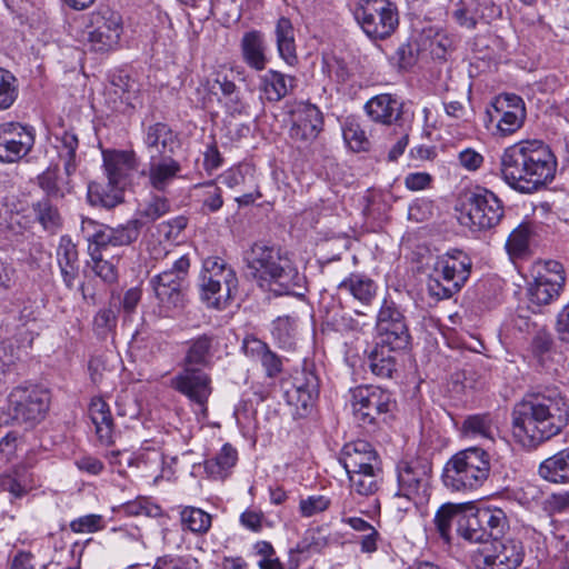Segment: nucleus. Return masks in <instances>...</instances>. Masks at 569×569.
Instances as JSON below:
<instances>
[{
    "label": "nucleus",
    "mask_w": 569,
    "mask_h": 569,
    "mask_svg": "<svg viewBox=\"0 0 569 569\" xmlns=\"http://www.w3.org/2000/svg\"><path fill=\"white\" fill-rule=\"evenodd\" d=\"M569 405L557 389L527 393L511 411L513 438L526 448L558 436L568 425Z\"/></svg>",
    "instance_id": "obj_1"
},
{
    "label": "nucleus",
    "mask_w": 569,
    "mask_h": 569,
    "mask_svg": "<svg viewBox=\"0 0 569 569\" xmlns=\"http://www.w3.org/2000/svg\"><path fill=\"white\" fill-rule=\"evenodd\" d=\"M557 161L540 140L519 141L506 148L500 157L502 179L521 193H532L553 178Z\"/></svg>",
    "instance_id": "obj_2"
},
{
    "label": "nucleus",
    "mask_w": 569,
    "mask_h": 569,
    "mask_svg": "<svg viewBox=\"0 0 569 569\" xmlns=\"http://www.w3.org/2000/svg\"><path fill=\"white\" fill-rule=\"evenodd\" d=\"M249 274L276 296L293 295L302 277L291 260L276 246L254 243L244 257Z\"/></svg>",
    "instance_id": "obj_3"
},
{
    "label": "nucleus",
    "mask_w": 569,
    "mask_h": 569,
    "mask_svg": "<svg viewBox=\"0 0 569 569\" xmlns=\"http://www.w3.org/2000/svg\"><path fill=\"white\" fill-rule=\"evenodd\" d=\"M490 473V456L479 447L455 453L442 470L443 486L453 492L469 493L478 490Z\"/></svg>",
    "instance_id": "obj_4"
},
{
    "label": "nucleus",
    "mask_w": 569,
    "mask_h": 569,
    "mask_svg": "<svg viewBox=\"0 0 569 569\" xmlns=\"http://www.w3.org/2000/svg\"><path fill=\"white\" fill-rule=\"evenodd\" d=\"M200 288L208 306L223 309L238 290V278L223 259L208 257L203 260Z\"/></svg>",
    "instance_id": "obj_5"
},
{
    "label": "nucleus",
    "mask_w": 569,
    "mask_h": 569,
    "mask_svg": "<svg viewBox=\"0 0 569 569\" xmlns=\"http://www.w3.org/2000/svg\"><path fill=\"white\" fill-rule=\"evenodd\" d=\"M353 17L372 40L390 37L399 24L397 6L390 0H358Z\"/></svg>",
    "instance_id": "obj_6"
},
{
    "label": "nucleus",
    "mask_w": 569,
    "mask_h": 569,
    "mask_svg": "<svg viewBox=\"0 0 569 569\" xmlns=\"http://www.w3.org/2000/svg\"><path fill=\"white\" fill-rule=\"evenodd\" d=\"M59 144H57L58 156L63 161V169L67 179L59 177L58 168H50L39 176V186L47 196L56 199L63 198L71 192L69 177L77 169V149L79 140L73 131L64 130L61 136H57Z\"/></svg>",
    "instance_id": "obj_7"
},
{
    "label": "nucleus",
    "mask_w": 569,
    "mask_h": 569,
    "mask_svg": "<svg viewBox=\"0 0 569 569\" xmlns=\"http://www.w3.org/2000/svg\"><path fill=\"white\" fill-rule=\"evenodd\" d=\"M189 267V258L182 256L174 261L171 269L150 279V287L161 312L168 313L183 306V287Z\"/></svg>",
    "instance_id": "obj_8"
},
{
    "label": "nucleus",
    "mask_w": 569,
    "mask_h": 569,
    "mask_svg": "<svg viewBox=\"0 0 569 569\" xmlns=\"http://www.w3.org/2000/svg\"><path fill=\"white\" fill-rule=\"evenodd\" d=\"M87 40L97 52H107L118 47L123 31L122 18L109 6H99L89 13L86 24Z\"/></svg>",
    "instance_id": "obj_9"
},
{
    "label": "nucleus",
    "mask_w": 569,
    "mask_h": 569,
    "mask_svg": "<svg viewBox=\"0 0 569 569\" xmlns=\"http://www.w3.org/2000/svg\"><path fill=\"white\" fill-rule=\"evenodd\" d=\"M566 273L563 266L556 260H547L537 267L533 281L528 284L527 296L530 308L539 312L543 306L557 300L563 290Z\"/></svg>",
    "instance_id": "obj_10"
},
{
    "label": "nucleus",
    "mask_w": 569,
    "mask_h": 569,
    "mask_svg": "<svg viewBox=\"0 0 569 569\" xmlns=\"http://www.w3.org/2000/svg\"><path fill=\"white\" fill-rule=\"evenodd\" d=\"M139 220H130L124 224L110 227L90 218H82L80 228L89 244L106 252L110 248L126 247L134 242L139 237Z\"/></svg>",
    "instance_id": "obj_11"
},
{
    "label": "nucleus",
    "mask_w": 569,
    "mask_h": 569,
    "mask_svg": "<svg viewBox=\"0 0 569 569\" xmlns=\"http://www.w3.org/2000/svg\"><path fill=\"white\" fill-rule=\"evenodd\" d=\"M398 496L425 502L430 496L431 465L420 458L403 459L396 466Z\"/></svg>",
    "instance_id": "obj_12"
},
{
    "label": "nucleus",
    "mask_w": 569,
    "mask_h": 569,
    "mask_svg": "<svg viewBox=\"0 0 569 569\" xmlns=\"http://www.w3.org/2000/svg\"><path fill=\"white\" fill-rule=\"evenodd\" d=\"M350 405L356 420L362 425H373L395 407L391 393L376 386H358L350 390Z\"/></svg>",
    "instance_id": "obj_13"
},
{
    "label": "nucleus",
    "mask_w": 569,
    "mask_h": 569,
    "mask_svg": "<svg viewBox=\"0 0 569 569\" xmlns=\"http://www.w3.org/2000/svg\"><path fill=\"white\" fill-rule=\"evenodd\" d=\"M466 219L468 224L476 230H489L495 228L503 217L501 200L490 190L477 188L466 197Z\"/></svg>",
    "instance_id": "obj_14"
},
{
    "label": "nucleus",
    "mask_w": 569,
    "mask_h": 569,
    "mask_svg": "<svg viewBox=\"0 0 569 569\" xmlns=\"http://www.w3.org/2000/svg\"><path fill=\"white\" fill-rule=\"evenodd\" d=\"M376 329V345L398 352L408 348L411 336L403 315L392 301H383L377 316Z\"/></svg>",
    "instance_id": "obj_15"
},
{
    "label": "nucleus",
    "mask_w": 569,
    "mask_h": 569,
    "mask_svg": "<svg viewBox=\"0 0 569 569\" xmlns=\"http://www.w3.org/2000/svg\"><path fill=\"white\" fill-rule=\"evenodd\" d=\"M9 410L16 420L38 422L49 409V392L39 387H17L9 397Z\"/></svg>",
    "instance_id": "obj_16"
},
{
    "label": "nucleus",
    "mask_w": 569,
    "mask_h": 569,
    "mask_svg": "<svg viewBox=\"0 0 569 569\" xmlns=\"http://www.w3.org/2000/svg\"><path fill=\"white\" fill-rule=\"evenodd\" d=\"M170 387L196 405L202 413L207 412V403L212 393L211 378L208 373L186 367L170 380Z\"/></svg>",
    "instance_id": "obj_17"
},
{
    "label": "nucleus",
    "mask_w": 569,
    "mask_h": 569,
    "mask_svg": "<svg viewBox=\"0 0 569 569\" xmlns=\"http://www.w3.org/2000/svg\"><path fill=\"white\" fill-rule=\"evenodd\" d=\"M479 552L482 569H517L525 556L522 543L512 538L491 539Z\"/></svg>",
    "instance_id": "obj_18"
},
{
    "label": "nucleus",
    "mask_w": 569,
    "mask_h": 569,
    "mask_svg": "<svg viewBox=\"0 0 569 569\" xmlns=\"http://www.w3.org/2000/svg\"><path fill=\"white\" fill-rule=\"evenodd\" d=\"M34 144L33 129L19 122L0 126V161L17 162L26 157Z\"/></svg>",
    "instance_id": "obj_19"
},
{
    "label": "nucleus",
    "mask_w": 569,
    "mask_h": 569,
    "mask_svg": "<svg viewBox=\"0 0 569 569\" xmlns=\"http://www.w3.org/2000/svg\"><path fill=\"white\" fill-rule=\"evenodd\" d=\"M471 271V260L461 250L453 249L437 259L432 273L438 278H447V291L460 290L468 280Z\"/></svg>",
    "instance_id": "obj_20"
},
{
    "label": "nucleus",
    "mask_w": 569,
    "mask_h": 569,
    "mask_svg": "<svg viewBox=\"0 0 569 569\" xmlns=\"http://www.w3.org/2000/svg\"><path fill=\"white\" fill-rule=\"evenodd\" d=\"M323 117L319 108L308 102L299 103L292 111L290 137L295 141L308 144L321 132Z\"/></svg>",
    "instance_id": "obj_21"
},
{
    "label": "nucleus",
    "mask_w": 569,
    "mask_h": 569,
    "mask_svg": "<svg viewBox=\"0 0 569 569\" xmlns=\"http://www.w3.org/2000/svg\"><path fill=\"white\" fill-rule=\"evenodd\" d=\"M493 110L498 118L497 128L502 136H509L519 130L526 119L523 100L513 93H505L496 98ZM495 114H491L493 118Z\"/></svg>",
    "instance_id": "obj_22"
},
{
    "label": "nucleus",
    "mask_w": 569,
    "mask_h": 569,
    "mask_svg": "<svg viewBox=\"0 0 569 569\" xmlns=\"http://www.w3.org/2000/svg\"><path fill=\"white\" fill-rule=\"evenodd\" d=\"M340 462L347 473H355L363 469H372L381 466L378 452L366 440H356L346 443L341 450Z\"/></svg>",
    "instance_id": "obj_23"
},
{
    "label": "nucleus",
    "mask_w": 569,
    "mask_h": 569,
    "mask_svg": "<svg viewBox=\"0 0 569 569\" xmlns=\"http://www.w3.org/2000/svg\"><path fill=\"white\" fill-rule=\"evenodd\" d=\"M143 146L149 159L171 157L177 146V136L163 122H156L144 128Z\"/></svg>",
    "instance_id": "obj_24"
},
{
    "label": "nucleus",
    "mask_w": 569,
    "mask_h": 569,
    "mask_svg": "<svg viewBox=\"0 0 569 569\" xmlns=\"http://www.w3.org/2000/svg\"><path fill=\"white\" fill-rule=\"evenodd\" d=\"M184 345L183 368L191 367L201 370L213 365V357L219 347L213 335L203 333L188 340Z\"/></svg>",
    "instance_id": "obj_25"
},
{
    "label": "nucleus",
    "mask_w": 569,
    "mask_h": 569,
    "mask_svg": "<svg viewBox=\"0 0 569 569\" xmlns=\"http://www.w3.org/2000/svg\"><path fill=\"white\" fill-rule=\"evenodd\" d=\"M103 162L107 178L113 186L126 188L137 169V160L132 151H106Z\"/></svg>",
    "instance_id": "obj_26"
},
{
    "label": "nucleus",
    "mask_w": 569,
    "mask_h": 569,
    "mask_svg": "<svg viewBox=\"0 0 569 569\" xmlns=\"http://www.w3.org/2000/svg\"><path fill=\"white\" fill-rule=\"evenodd\" d=\"M290 401L307 408L319 395V378L313 371V365L303 363L301 371L292 377V389L287 391Z\"/></svg>",
    "instance_id": "obj_27"
},
{
    "label": "nucleus",
    "mask_w": 569,
    "mask_h": 569,
    "mask_svg": "<svg viewBox=\"0 0 569 569\" xmlns=\"http://www.w3.org/2000/svg\"><path fill=\"white\" fill-rule=\"evenodd\" d=\"M57 261L66 287L73 289L79 277L80 264L77 246L67 236L60 238Z\"/></svg>",
    "instance_id": "obj_28"
},
{
    "label": "nucleus",
    "mask_w": 569,
    "mask_h": 569,
    "mask_svg": "<svg viewBox=\"0 0 569 569\" xmlns=\"http://www.w3.org/2000/svg\"><path fill=\"white\" fill-rule=\"evenodd\" d=\"M180 171V163L172 157L149 159L147 171L149 184L157 191L163 192L179 176Z\"/></svg>",
    "instance_id": "obj_29"
},
{
    "label": "nucleus",
    "mask_w": 569,
    "mask_h": 569,
    "mask_svg": "<svg viewBox=\"0 0 569 569\" xmlns=\"http://www.w3.org/2000/svg\"><path fill=\"white\" fill-rule=\"evenodd\" d=\"M401 102L388 93L371 98L365 106L370 119L382 124H391L397 121L401 116Z\"/></svg>",
    "instance_id": "obj_30"
},
{
    "label": "nucleus",
    "mask_w": 569,
    "mask_h": 569,
    "mask_svg": "<svg viewBox=\"0 0 569 569\" xmlns=\"http://www.w3.org/2000/svg\"><path fill=\"white\" fill-rule=\"evenodd\" d=\"M243 61L252 69L261 71L267 64V44L261 31L251 30L242 36L240 42Z\"/></svg>",
    "instance_id": "obj_31"
},
{
    "label": "nucleus",
    "mask_w": 569,
    "mask_h": 569,
    "mask_svg": "<svg viewBox=\"0 0 569 569\" xmlns=\"http://www.w3.org/2000/svg\"><path fill=\"white\" fill-rule=\"evenodd\" d=\"M295 78L276 70H268L260 77L259 88L268 101L277 102L293 88Z\"/></svg>",
    "instance_id": "obj_32"
},
{
    "label": "nucleus",
    "mask_w": 569,
    "mask_h": 569,
    "mask_svg": "<svg viewBox=\"0 0 569 569\" xmlns=\"http://www.w3.org/2000/svg\"><path fill=\"white\" fill-rule=\"evenodd\" d=\"M338 290L351 295L362 305H370L376 297L377 286L367 276L351 273L338 284Z\"/></svg>",
    "instance_id": "obj_33"
},
{
    "label": "nucleus",
    "mask_w": 569,
    "mask_h": 569,
    "mask_svg": "<svg viewBox=\"0 0 569 569\" xmlns=\"http://www.w3.org/2000/svg\"><path fill=\"white\" fill-rule=\"evenodd\" d=\"M539 475L549 482L568 483L569 447L543 460L539 467Z\"/></svg>",
    "instance_id": "obj_34"
},
{
    "label": "nucleus",
    "mask_w": 569,
    "mask_h": 569,
    "mask_svg": "<svg viewBox=\"0 0 569 569\" xmlns=\"http://www.w3.org/2000/svg\"><path fill=\"white\" fill-rule=\"evenodd\" d=\"M276 43L278 53L288 64L292 66L297 62L295 29L290 19L281 17L277 20Z\"/></svg>",
    "instance_id": "obj_35"
},
{
    "label": "nucleus",
    "mask_w": 569,
    "mask_h": 569,
    "mask_svg": "<svg viewBox=\"0 0 569 569\" xmlns=\"http://www.w3.org/2000/svg\"><path fill=\"white\" fill-rule=\"evenodd\" d=\"M123 191L124 188L113 186L109 180L106 184L92 182L88 187V200L92 206L112 209L123 202Z\"/></svg>",
    "instance_id": "obj_36"
},
{
    "label": "nucleus",
    "mask_w": 569,
    "mask_h": 569,
    "mask_svg": "<svg viewBox=\"0 0 569 569\" xmlns=\"http://www.w3.org/2000/svg\"><path fill=\"white\" fill-rule=\"evenodd\" d=\"M89 416L96 426V432L103 443L112 440L113 421L109 406L101 398H93L89 406Z\"/></svg>",
    "instance_id": "obj_37"
},
{
    "label": "nucleus",
    "mask_w": 569,
    "mask_h": 569,
    "mask_svg": "<svg viewBox=\"0 0 569 569\" xmlns=\"http://www.w3.org/2000/svg\"><path fill=\"white\" fill-rule=\"evenodd\" d=\"M398 351L376 345L368 355V366L371 372L381 378H392L393 372L397 371V355Z\"/></svg>",
    "instance_id": "obj_38"
},
{
    "label": "nucleus",
    "mask_w": 569,
    "mask_h": 569,
    "mask_svg": "<svg viewBox=\"0 0 569 569\" xmlns=\"http://www.w3.org/2000/svg\"><path fill=\"white\" fill-rule=\"evenodd\" d=\"M349 486L352 492L360 496L375 495L382 482V467L359 470L355 473H347Z\"/></svg>",
    "instance_id": "obj_39"
},
{
    "label": "nucleus",
    "mask_w": 569,
    "mask_h": 569,
    "mask_svg": "<svg viewBox=\"0 0 569 569\" xmlns=\"http://www.w3.org/2000/svg\"><path fill=\"white\" fill-rule=\"evenodd\" d=\"M457 532L466 541L482 543L489 542L488 532L485 526L479 521L478 509L470 515H461L457 520Z\"/></svg>",
    "instance_id": "obj_40"
},
{
    "label": "nucleus",
    "mask_w": 569,
    "mask_h": 569,
    "mask_svg": "<svg viewBox=\"0 0 569 569\" xmlns=\"http://www.w3.org/2000/svg\"><path fill=\"white\" fill-rule=\"evenodd\" d=\"M237 459V450L230 443H224L219 453L204 462L206 472L211 478L223 479L236 465Z\"/></svg>",
    "instance_id": "obj_41"
},
{
    "label": "nucleus",
    "mask_w": 569,
    "mask_h": 569,
    "mask_svg": "<svg viewBox=\"0 0 569 569\" xmlns=\"http://www.w3.org/2000/svg\"><path fill=\"white\" fill-rule=\"evenodd\" d=\"M479 521L488 532V539H498L508 529L509 523L505 511L497 507L478 508Z\"/></svg>",
    "instance_id": "obj_42"
},
{
    "label": "nucleus",
    "mask_w": 569,
    "mask_h": 569,
    "mask_svg": "<svg viewBox=\"0 0 569 569\" xmlns=\"http://www.w3.org/2000/svg\"><path fill=\"white\" fill-rule=\"evenodd\" d=\"M461 430L465 436L471 438L493 440L495 437V425L490 413L468 416L462 422Z\"/></svg>",
    "instance_id": "obj_43"
},
{
    "label": "nucleus",
    "mask_w": 569,
    "mask_h": 569,
    "mask_svg": "<svg viewBox=\"0 0 569 569\" xmlns=\"http://www.w3.org/2000/svg\"><path fill=\"white\" fill-rule=\"evenodd\" d=\"M36 220L46 231L56 233L62 226V219L59 210L49 199H41L32 204Z\"/></svg>",
    "instance_id": "obj_44"
},
{
    "label": "nucleus",
    "mask_w": 569,
    "mask_h": 569,
    "mask_svg": "<svg viewBox=\"0 0 569 569\" xmlns=\"http://www.w3.org/2000/svg\"><path fill=\"white\" fill-rule=\"evenodd\" d=\"M88 251L91 258V263L88 266L91 268L93 273L99 277L106 283H113L118 279V271L116 264L104 258V252L98 247L88 244Z\"/></svg>",
    "instance_id": "obj_45"
},
{
    "label": "nucleus",
    "mask_w": 569,
    "mask_h": 569,
    "mask_svg": "<svg viewBox=\"0 0 569 569\" xmlns=\"http://www.w3.org/2000/svg\"><path fill=\"white\" fill-rule=\"evenodd\" d=\"M531 234V226L529 223H520L507 239L506 249L508 253L511 257L523 256L528 251Z\"/></svg>",
    "instance_id": "obj_46"
},
{
    "label": "nucleus",
    "mask_w": 569,
    "mask_h": 569,
    "mask_svg": "<svg viewBox=\"0 0 569 569\" xmlns=\"http://www.w3.org/2000/svg\"><path fill=\"white\" fill-rule=\"evenodd\" d=\"M180 516L183 527L191 532L206 533L211 527V516L200 508L186 507Z\"/></svg>",
    "instance_id": "obj_47"
},
{
    "label": "nucleus",
    "mask_w": 569,
    "mask_h": 569,
    "mask_svg": "<svg viewBox=\"0 0 569 569\" xmlns=\"http://www.w3.org/2000/svg\"><path fill=\"white\" fill-rule=\"evenodd\" d=\"M0 488L3 491H9L16 498L22 497L31 488L27 470L18 468L12 473L3 475L0 478Z\"/></svg>",
    "instance_id": "obj_48"
},
{
    "label": "nucleus",
    "mask_w": 569,
    "mask_h": 569,
    "mask_svg": "<svg viewBox=\"0 0 569 569\" xmlns=\"http://www.w3.org/2000/svg\"><path fill=\"white\" fill-rule=\"evenodd\" d=\"M170 210V203L167 198L153 196L138 210V218L140 227L144 223L156 221L162 216L167 214Z\"/></svg>",
    "instance_id": "obj_49"
},
{
    "label": "nucleus",
    "mask_w": 569,
    "mask_h": 569,
    "mask_svg": "<svg viewBox=\"0 0 569 569\" xmlns=\"http://www.w3.org/2000/svg\"><path fill=\"white\" fill-rule=\"evenodd\" d=\"M19 94L18 79L9 70L0 68V111L9 109Z\"/></svg>",
    "instance_id": "obj_50"
},
{
    "label": "nucleus",
    "mask_w": 569,
    "mask_h": 569,
    "mask_svg": "<svg viewBox=\"0 0 569 569\" xmlns=\"http://www.w3.org/2000/svg\"><path fill=\"white\" fill-rule=\"evenodd\" d=\"M461 517L456 505L446 503L441 506L435 516V525L441 538L450 541L451 525Z\"/></svg>",
    "instance_id": "obj_51"
},
{
    "label": "nucleus",
    "mask_w": 569,
    "mask_h": 569,
    "mask_svg": "<svg viewBox=\"0 0 569 569\" xmlns=\"http://www.w3.org/2000/svg\"><path fill=\"white\" fill-rule=\"evenodd\" d=\"M114 93L118 94L123 103L134 108L138 98V84L129 76H118L113 79Z\"/></svg>",
    "instance_id": "obj_52"
},
{
    "label": "nucleus",
    "mask_w": 569,
    "mask_h": 569,
    "mask_svg": "<svg viewBox=\"0 0 569 569\" xmlns=\"http://www.w3.org/2000/svg\"><path fill=\"white\" fill-rule=\"evenodd\" d=\"M201 189V211L203 213L217 212L223 204L222 191L214 183H207Z\"/></svg>",
    "instance_id": "obj_53"
},
{
    "label": "nucleus",
    "mask_w": 569,
    "mask_h": 569,
    "mask_svg": "<svg viewBox=\"0 0 569 569\" xmlns=\"http://www.w3.org/2000/svg\"><path fill=\"white\" fill-rule=\"evenodd\" d=\"M343 139L353 151H362L369 147V140L359 123L348 122L343 128Z\"/></svg>",
    "instance_id": "obj_54"
},
{
    "label": "nucleus",
    "mask_w": 569,
    "mask_h": 569,
    "mask_svg": "<svg viewBox=\"0 0 569 569\" xmlns=\"http://www.w3.org/2000/svg\"><path fill=\"white\" fill-rule=\"evenodd\" d=\"M117 326V315L111 308L100 309L93 318V330L96 335L104 339Z\"/></svg>",
    "instance_id": "obj_55"
},
{
    "label": "nucleus",
    "mask_w": 569,
    "mask_h": 569,
    "mask_svg": "<svg viewBox=\"0 0 569 569\" xmlns=\"http://www.w3.org/2000/svg\"><path fill=\"white\" fill-rule=\"evenodd\" d=\"M254 550L261 557L258 561L260 569H284L270 542L259 541L254 545Z\"/></svg>",
    "instance_id": "obj_56"
},
{
    "label": "nucleus",
    "mask_w": 569,
    "mask_h": 569,
    "mask_svg": "<svg viewBox=\"0 0 569 569\" xmlns=\"http://www.w3.org/2000/svg\"><path fill=\"white\" fill-rule=\"evenodd\" d=\"M103 528V518L100 515H86L70 522V529L76 533H91Z\"/></svg>",
    "instance_id": "obj_57"
},
{
    "label": "nucleus",
    "mask_w": 569,
    "mask_h": 569,
    "mask_svg": "<svg viewBox=\"0 0 569 569\" xmlns=\"http://www.w3.org/2000/svg\"><path fill=\"white\" fill-rule=\"evenodd\" d=\"M330 506V499L326 496H309L301 499L299 510L302 517H312L327 510Z\"/></svg>",
    "instance_id": "obj_58"
},
{
    "label": "nucleus",
    "mask_w": 569,
    "mask_h": 569,
    "mask_svg": "<svg viewBox=\"0 0 569 569\" xmlns=\"http://www.w3.org/2000/svg\"><path fill=\"white\" fill-rule=\"evenodd\" d=\"M451 282L447 278H438L435 277V273H430L427 281V290L431 297H435L438 300L449 299L460 290H451L447 291V283Z\"/></svg>",
    "instance_id": "obj_59"
},
{
    "label": "nucleus",
    "mask_w": 569,
    "mask_h": 569,
    "mask_svg": "<svg viewBox=\"0 0 569 569\" xmlns=\"http://www.w3.org/2000/svg\"><path fill=\"white\" fill-rule=\"evenodd\" d=\"M555 330L561 342L569 343V302L557 315Z\"/></svg>",
    "instance_id": "obj_60"
},
{
    "label": "nucleus",
    "mask_w": 569,
    "mask_h": 569,
    "mask_svg": "<svg viewBox=\"0 0 569 569\" xmlns=\"http://www.w3.org/2000/svg\"><path fill=\"white\" fill-rule=\"evenodd\" d=\"M187 227V218L183 216L163 222L159 226V231L163 233L166 239H176L180 232Z\"/></svg>",
    "instance_id": "obj_61"
},
{
    "label": "nucleus",
    "mask_w": 569,
    "mask_h": 569,
    "mask_svg": "<svg viewBox=\"0 0 569 569\" xmlns=\"http://www.w3.org/2000/svg\"><path fill=\"white\" fill-rule=\"evenodd\" d=\"M269 378H273L282 370V361L274 352L268 349L259 359Z\"/></svg>",
    "instance_id": "obj_62"
},
{
    "label": "nucleus",
    "mask_w": 569,
    "mask_h": 569,
    "mask_svg": "<svg viewBox=\"0 0 569 569\" xmlns=\"http://www.w3.org/2000/svg\"><path fill=\"white\" fill-rule=\"evenodd\" d=\"M244 353L254 359L259 360L263 353L269 349L268 345L254 337H247L243 340L242 346Z\"/></svg>",
    "instance_id": "obj_63"
},
{
    "label": "nucleus",
    "mask_w": 569,
    "mask_h": 569,
    "mask_svg": "<svg viewBox=\"0 0 569 569\" xmlns=\"http://www.w3.org/2000/svg\"><path fill=\"white\" fill-rule=\"evenodd\" d=\"M79 470L97 476L102 472L104 466L101 460L92 456H83L76 460Z\"/></svg>",
    "instance_id": "obj_64"
}]
</instances>
